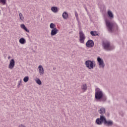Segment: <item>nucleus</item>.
I'll list each match as a JSON object with an SVG mask.
<instances>
[{
    "mask_svg": "<svg viewBox=\"0 0 127 127\" xmlns=\"http://www.w3.org/2000/svg\"><path fill=\"white\" fill-rule=\"evenodd\" d=\"M96 123L97 125H101L104 123L105 126H107V127H112V126H114V122L113 121H107L106 117L103 115H101L100 118H97L96 119Z\"/></svg>",
    "mask_w": 127,
    "mask_h": 127,
    "instance_id": "nucleus-1",
    "label": "nucleus"
},
{
    "mask_svg": "<svg viewBox=\"0 0 127 127\" xmlns=\"http://www.w3.org/2000/svg\"><path fill=\"white\" fill-rule=\"evenodd\" d=\"M95 98L96 100H101L102 102H106L107 101V97L104 96L103 91H101V89L99 88L95 89Z\"/></svg>",
    "mask_w": 127,
    "mask_h": 127,
    "instance_id": "nucleus-2",
    "label": "nucleus"
},
{
    "mask_svg": "<svg viewBox=\"0 0 127 127\" xmlns=\"http://www.w3.org/2000/svg\"><path fill=\"white\" fill-rule=\"evenodd\" d=\"M105 23L107 29L109 32H112L113 31V29L114 26H115L116 30H118V25H117V24H115L113 22H111L110 20L107 19L105 20Z\"/></svg>",
    "mask_w": 127,
    "mask_h": 127,
    "instance_id": "nucleus-3",
    "label": "nucleus"
},
{
    "mask_svg": "<svg viewBox=\"0 0 127 127\" xmlns=\"http://www.w3.org/2000/svg\"><path fill=\"white\" fill-rule=\"evenodd\" d=\"M102 46L106 51H112L115 49V46H111V43L108 41L103 42Z\"/></svg>",
    "mask_w": 127,
    "mask_h": 127,
    "instance_id": "nucleus-4",
    "label": "nucleus"
},
{
    "mask_svg": "<svg viewBox=\"0 0 127 127\" xmlns=\"http://www.w3.org/2000/svg\"><path fill=\"white\" fill-rule=\"evenodd\" d=\"M85 64L86 68H88V69H89L90 70L94 69V68L96 67V63L95 62V61L87 60L85 61Z\"/></svg>",
    "mask_w": 127,
    "mask_h": 127,
    "instance_id": "nucleus-5",
    "label": "nucleus"
},
{
    "mask_svg": "<svg viewBox=\"0 0 127 127\" xmlns=\"http://www.w3.org/2000/svg\"><path fill=\"white\" fill-rule=\"evenodd\" d=\"M79 35L80 43L84 44V43H85V39H86V36H85V34H84L83 31L80 30L79 31Z\"/></svg>",
    "mask_w": 127,
    "mask_h": 127,
    "instance_id": "nucleus-6",
    "label": "nucleus"
},
{
    "mask_svg": "<svg viewBox=\"0 0 127 127\" xmlns=\"http://www.w3.org/2000/svg\"><path fill=\"white\" fill-rule=\"evenodd\" d=\"M97 62H98L100 68H104L105 67V63H104V60L100 57L97 58Z\"/></svg>",
    "mask_w": 127,
    "mask_h": 127,
    "instance_id": "nucleus-7",
    "label": "nucleus"
},
{
    "mask_svg": "<svg viewBox=\"0 0 127 127\" xmlns=\"http://www.w3.org/2000/svg\"><path fill=\"white\" fill-rule=\"evenodd\" d=\"M94 45H95V43H94V41L92 40H88L86 43V46L88 48H92V47H94Z\"/></svg>",
    "mask_w": 127,
    "mask_h": 127,
    "instance_id": "nucleus-8",
    "label": "nucleus"
},
{
    "mask_svg": "<svg viewBox=\"0 0 127 127\" xmlns=\"http://www.w3.org/2000/svg\"><path fill=\"white\" fill-rule=\"evenodd\" d=\"M15 65V61H14V59H12L10 61L9 64L8 65V68L9 69H10V70H12L13 68L14 67V66Z\"/></svg>",
    "mask_w": 127,
    "mask_h": 127,
    "instance_id": "nucleus-9",
    "label": "nucleus"
},
{
    "mask_svg": "<svg viewBox=\"0 0 127 127\" xmlns=\"http://www.w3.org/2000/svg\"><path fill=\"white\" fill-rule=\"evenodd\" d=\"M58 31H59V30L56 28H55V29H52L51 32V35L52 36H54V35H56L57 33H58Z\"/></svg>",
    "mask_w": 127,
    "mask_h": 127,
    "instance_id": "nucleus-10",
    "label": "nucleus"
},
{
    "mask_svg": "<svg viewBox=\"0 0 127 127\" xmlns=\"http://www.w3.org/2000/svg\"><path fill=\"white\" fill-rule=\"evenodd\" d=\"M38 68L39 69V73L40 75H42L44 73V69L43 68V66H42L41 65H40L38 66Z\"/></svg>",
    "mask_w": 127,
    "mask_h": 127,
    "instance_id": "nucleus-11",
    "label": "nucleus"
},
{
    "mask_svg": "<svg viewBox=\"0 0 127 127\" xmlns=\"http://www.w3.org/2000/svg\"><path fill=\"white\" fill-rule=\"evenodd\" d=\"M21 28H22V29H23L24 30H25V31H26V32H29V30H28V29H27V28L25 26V25L24 24H22L20 25Z\"/></svg>",
    "mask_w": 127,
    "mask_h": 127,
    "instance_id": "nucleus-12",
    "label": "nucleus"
},
{
    "mask_svg": "<svg viewBox=\"0 0 127 127\" xmlns=\"http://www.w3.org/2000/svg\"><path fill=\"white\" fill-rule=\"evenodd\" d=\"M51 9L52 11H53V12H54L55 13H56V12H58L59 11L58 7H57V6H53L51 7Z\"/></svg>",
    "mask_w": 127,
    "mask_h": 127,
    "instance_id": "nucleus-13",
    "label": "nucleus"
},
{
    "mask_svg": "<svg viewBox=\"0 0 127 127\" xmlns=\"http://www.w3.org/2000/svg\"><path fill=\"white\" fill-rule=\"evenodd\" d=\"M107 14L111 19L112 18H114V14H113V12L111 10H109L107 12Z\"/></svg>",
    "mask_w": 127,
    "mask_h": 127,
    "instance_id": "nucleus-14",
    "label": "nucleus"
},
{
    "mask_svg": "<svg viewBox=\"0 0 127 127\" xmlns=\"http://www.w3.org/2000/svg\"><path fill=\"white\" fill-rule=\"evenodd\" d=\"M62 16L64 19H67L69 15H68V13H67V12H64L63 13Z\"/></svg>",
    "mask_w": 127,
    "mask_h": 127,
    "instance_id": "nucleus-15",
    "label": "nucleus"
},
{
    "mask_svg": "<svg viewBox=\"0 0 127 127\" xmlns=\"http://www.w3.org/2000/svg\"><path fill=\"white\" fill-rule=\"evenodd\" d=\"M19 42L20 44H25L26 40L24 38H21L19 40Z\"/></svg>",
    "mask_w": 127,
    "mask_h": 127,
    "instance_id": "nucleus-16",
    "label": "nucleus"
},
{
    "mask_svg": "<svg viewBox=\"0 0 127 127\" xmlns=\"http://www.w3.org/2000/svg\"><path fill=\"white\" fill-rule=\"evenodd\" d=\"M87 89H88V86H87V84H84L81 86V89L83 92H85V91H87Z\"/></svg>",
    "mask_w": 127,
    "mask_h": 127,
    "instance_id": "nucleus-17",
    "label": "nucleus"
},
{
    "mask_svg": "<svg viewBox=\"0 0 127 127\" xmlns=\"http://www.w3.org/2000/svg\"><path fill=\"white\" fill-rule=\"evenodd\" d=\"M99 113L101 115H103V114H105L106 113V109H105L104 108H101L99 110Z\"/></svg>",
    "mask_w": 127,
    "mask_h": 127,
    "instance_id": "nucleus-18",
    "label": "nucleus"
},
{
    "mask_svg": "<svg viewBox=\"0 0 127 127\" xmlns=\"http://www.w3.org/2000/svg\"><path fill=\"white\" fill-rule=\"evenodd\" d=\"M50 27L51 29H54L56 28V25L53 23H51L50 25Z\"/></svg>",
    "mask_w": 127,
    "mask_h": 127,
    "instance_id": "nucleus-19",
    "label": "nucleus"
},
{
    "mask_svg": "<svg viewBox=\"0 0 127 127\" xmlns=\"http://www.w3.org/2000/svg\"><path fill=\"white\" fill-rule=\"evenodd\" d=\"M90 34L91 35H92V36H96L99 35L98 34H96V31H91L90 32Z\"/></svg>",
    "mask_w": 127,
    "mask_h": 127,
    "instance_id": "nucleus-20",
    "label": "nucleus"
},
{
    "mask_svg": "<svg viewBox=\"0 0 127 127\" xmlns=\"http://www.w3.org/2000/svg\"><path fill=\"white\" fill-rule=\"evenodd\" d=\"M0 3H2L3 5L6 4V0H0Z\"/></svg>",
    "mask_w": 127,
    "mask_h": 127,
    "instance_id": "nucleus-21",
    "label": "nucleus"
},
{
    "mask_svg": "<svg viewBox=\"0 0 127 127\" xmlns=\"http://www.w3.org/2000/svg\"><path fill=\"white\" fill-rule=\"evenodd\" d=\"M19 18L21 20H23V19H24V17H23V15H22V13H19Z\"/></svg>",
    "mask_w": 127,
    "mask_h": 127,
    "instance_id": "nucleus-22",
    "label": "nucleus"
},
{
    "mask_svg": "<svg viewBox=\"0 0 127 127\" xmlns=\"http://www.w3.org/2000/svg\"><path fill=\"white\" fill-rule=\"evenodd\" d=\"M36 83L38 84V85H42V82H41V80H36Z\"/></svg>",
    "mask_w": 127,
    "mask_h": 127,
    "instance_id": "nucleus-23",
    "label": "nucleus"
},
{
    "mask_svg": "<svg viewBox=\"0 0 127 127\" xmlns=\"http://www.w3.org/2000/svg\"><path fill=\"white\" fill-rule=\"evenodd\" d=\"M21 85H22V84H21V80H20V81H18V82L17 88H19V87H20V86H21Z\"/></svg>",
    "mask_w": 127,
    "mask_h": 127,
    "instance_id": "nucleus-24",
    "label": "nucleus"
},
{
    "mask_svg": "<svg viewBox=\"0 0 127 127\" xmlns=\"http://www.w3.org/2000/svg\"><path fill=\"white\" fill-rule=\"evenodd\" d=\"M74 14L75 17H79V14H78V12H77V11H75Z\"/></svg>",
    "mask_w": 127,
    "mask_h": 127,
    "instance_id": "nucleus-25",
    "label": "nucleus"
},
{
    "mask_svg": "<svg viewBox=\"0 0 127 127\" xmlns=\"http://www.w3.org/2000/svg\"><path fill=\"white\" fill-rule=\"evenodd\" d=\"M23 80H29V77L28 76H25Z\"/></svg>",
    "mask_w": 127,
    "mask_h": 127,
    "instance_id": "nucleus-26",
    "label": "nucleus"
},
{
    "mask_svg": "<svg viewBox=\"0 0 127 127\" xmlns=\"http://www.w3.org/2000/svg\"><path fill=\"white\" fill-rule=\"evenodd\" d=\"M76 18L77 22H78L79 23V22H80V21H79V17H76Z\"/></svg>",
    "mask_w": 127,
    "mask_h": 127,
    "instance_id": "nucleus-27",
    "label": "nucleus"
},
{
    "mask_svg": "<svg viewBox=\"0 0 127 127\" xmlns=\"http://www.w3.org/2000/svg\"><path fill=\"white\" fill-rule=\"evenodd\" d=\"M24 82L25 83H27V82H28V80H24Z\"/></svg>",
    "mask_w": 127,
    "mask_h": 127,
    "instance_id": "nucleus-28",
    "label": "nucleus"
},
{
    "mask_svg": "<svg viewBox=\"0 0 127 127\" xmlns=\"http://www.w3.org/2000/svg\"><path fill=\"white\" fill-rule=\"evenodd\" d=\"M98 5H99V7H100V6L101 5V3H98Z\"/></svg>",
    "mask_w": 127,
    "mask_h": 127,
    "instance_id": "nucleus-29",
    "label": "nucleus"
},
{
    "mask_svg": "<svg viewBox=\"0 0 127 127\" xmlns=\"http://www.w3.org/2000/svg\"><path fill=\"white\" fill-rule=\"evenodd\" d=\"M54 70H56V68L54 67Z\"/></svg>",
    "mask_w": 127,
    "mask_h": 127,
    "instance_id": "nucleus-30",
    "label": "nucleus"
},
{
    "mask_svg": "<svg viewBox=\"0 0 127 127\" xmlns=\"http://www.w3.org/2000/svg\"><path fill=\"white\" fill-rule=\"evenodd\" d=\"M37 80H39V78H37Z\"/></svg>",
    "mask_w": 127,
    "mask_h": 127,
    "instance_id": "nucleus-31",
    "label": "nucleus"
},
{
    "mask_svg": "<svg viewBox=\"0 0 127 127\" xmlns=\"http://www.w3.org/2000/svg\"><path fill=\"white\" fill-rule=\"evenodd\" d=\"M10 57H8V59H9Z\"/></svg>",
    "mask_w": 127,
    "mask_h": 127,
    "instance_id": "nucleus-32",
    "label": "nucleus"
}]
</instances>
